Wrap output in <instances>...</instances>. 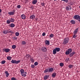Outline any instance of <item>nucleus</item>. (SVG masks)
Masks as SVG:
<instances>
[{
  "label": "nucleus",
  "instance_id": "obj_50",
  "mask_svg": "<svg viewBox=\"0 0 80 80\" xmlns=\"http://www.w3.org/2000/svg\"><path fill=\"white\" fill-rule=\"evenodd\" d=\"M1 12H2V10L0 9V13H1Z\"/></svg>",
  "mask_w": 80,
  "mask_h": 80
},
{
  "label": "nucleus",
  "instance_id": "obj_43",
  "mask_svg": "<svg viewBox=\"0 0 80 80\" xmlns=\"http://www.w3.org/2000/svg\"><path fill=\"white\" fill-rule=\"evenodd\" d=\"M76 37H77V36H76V34H74L73 36V38H76Z\"/></svg>",
  "mask_w": 80,
  "mask_h": 80
},
{
  "label": "nucleus",
  "instance_id": "obj_14",
  "mask_svg": "<svg viewBox=\"0 0 80 80\" xmlns=\"http://www.w3.org/2000/svg\"><path fill=\"white\" fill-rule=\"evenodd\" d=\"M78 28H76L74 31L73 33L74 34H77V32H78Z\"/></svg>",
  "mask_w": 80,
  "mask_h": 80
},
{
  "label": "nucleus",
  "instance_id": "obj_5",
  "mask_svg": "<svg viewBox=\"0 0 80 80\" xmlns=\"http://www.w3.org/2000/svg\"><path fill=\"white\" fill-rule=\"evenodd\" d=\"M15 12V10H13L12 12H8V14L10 15H13Z\"/></svg>",
  "mask_w": 80,
  "mask_h": 80
},
{
  "label": "nucleus",
  "instance_id": "obj_11",
  "mask_svg": "<svg viewBox=\"0 0 80 80\" xmlns=\"http://www.w3.org/2000/svg\"><path fill=\"white\" fill-rule=\"evenodd\" d=\"M49 77V75H46V76H45L44 78V80H47V79Z\"/></svg>",
  "mask_w": 80,
  "mask_h": 80
},
{
  "label": "nucleus",
  "instance_id": "obj_35",
  "mask_svg": "<svg viewBox=\"0 0 80 80\" xmlns=\"http://www.w3.org/2000/svg\"><path fill=\"white\" fill-rule=\"evenodd\" d=\"M16 48V46L15 45H13L12 46V48L13 49H15Z\"/></svg>",
  "mask_w": 80,
  "mask_h": 80
},
{
  "label": "nucleus",
  "instance_id": "obj_27",
  "mask_svg": "<svg viewBox=\"0 0 80 80\" xmlns=\"http://www.w3.org/2000/svg\"><path fill=\"white\" fill-rule=\"evenodd\" d=\"M46 42V44H47L48 45H49L50 44V42H49V41L46 40L45 41Z\"/></svg>",
  "mask_w": 80,
  "mask_h": 80
},
{
  "label": "nucleus",
  "instance_id": "obj_12",
  "mask_svg": "<svg viewBox=\"0 0 80 80\" xmlns=\"http://www.w3.org/2000/svg\"><path fill=\"white\" fill-rule=\"evenodd\" d=\"M44 73H49L48 68L45 69L44 71Z\"/></svg>",
  "mask_w": 80,
  "mask_h": 80
},
{
  "label": "nucleus",
  "instance_id": "obj_3",
  "mask_svg": "<svg viewBox=\"0 0 80 80\" xmlns=\"http://www.w3.org/2000/svg\"><path fill=\"white\" fill-rule=\"evenodd\" d=\"M73 18L75 19V20H77L80 22V16L79 15H75L73 17Z\"/></svg>",
  "mask_w": 80,
  "mask_h": 80
},
{
  "label": "nucleus",
  "instance_id": "obj_33",
  "mask_svg": "<svg viewBox=\"0 0 80 80\" xmlns=\"http://www.w3.org/2000/svg\"><path fill=\"white\" fill-rule=\"evenodd\" d=\"M54 36V35H53V34H51L49 35V37H50V38H52Z\"/></svg>",
  "mask_w": 80,
  "mask_h": 80
},
{
  "label": "nucleus",
  "instance_id": "obj_53",
  "mask_svg": "<svg viewBox=\"0 0 80 80\" xmlns=\"http://www.w3.org/2000/svg\"><path fill=\"white\" fill-rule=\"evenodd\" d=\"M57 0H54V1H57Z\"/></svg>",
  "mask_w": 80,
  "mask_h": 80
},
{
  "label": "nucleus",
  "instance_id": "obj_13",
  "mask_svg": "<svg viewBox=\"0 0 80 80\" xmlns=\"http://www.w3.org/2000/svg\"><path fill=\"white\" fill-rule=\"evenodd\" d=\"M48 69L49 70V73L52 72L53 71V68H48Z\"/></svg>",
  "mask_w": 80,
  "mask_h": 80
},
{
  "label": "nucleus",
  "instance_id": "obj_7",
  "mask_svg": "<svg viewBox=\"0 0 80 80\" xmlns=\"http://www.w3.org/2000/svg\"><path fill=\"white\" fill-rule=\"evenodd\" d=\"M47 49L45 47H43L41 48V50H42L43 52H47Z\"/></svg>",
  "mask_w": 80,
  "mask_h": 80
},
{
  "label": "nucleus",
  "instance_id": "obj_2",
  "mask_svg": "<svg viewBox=\"0 0 80 80\" xmlns=\"http://www.w3.org/2000/svg\"><path fill=\"white\" fill-rule=\"evenodd\" d=\"M70 39L68 38H66L63 40V45H66L67 43H68V42H69Z\"/></svg>",
  "mask_w": 80,
  "mask_h": 80
},
{
  "label": "nucleus",
  "instance_id": "obj_32",
  "mask_svg": "<svg viewBox=\"0 0 80 80\" xmlns=\"http://www.w3.org/2000/svg\"><path fill=\"white\" fill-rule=\"evenodd\" d=\"M8 33H13V32L12 31V30H10L9 31V30H8Z\"/></svg>",
  "mask_w": 80,
  "mask_h": 80
},
{
  "label": "nucleus",
  "instance_id": "obj_30",
  "mask_svg": "<svg viewBox=\"0 0 80 80\" xmlns=\"http://www.w3.org/2000/svg\"><path fill=\"white\" fill-rule=\"evenodd\" d=\"M20 60H18L17 61L16 60V62H15V64H18V63H20Z\"/></svg>",
  "mask_w": 80,
  "mask_h": 80
},
{
  "label": "nucleus",
  "instance_id": "obj_1",
  "mask_svg": "<svg viewBox=\"0 0 80 80\" xmlns=\"http://www.w3.org/2000/svg\"><path fill=\"white\" fill-rule=\"evenodd\" d=\"M20 72H21V75L22 77H26L27 75V72H24V70L23 69H20Z\"/></svg>",
  "mask_w": 80,
  "mask_h": 80
},
{
  "label": "nucleus",
  "instance_id": "obj_21",
  "mask_svg": "<svg viewBox=\"0 0 80 80\" xmlns=\"http://www.w3.org/2000/svg\"><path fill=\"white\" fill-rule=\"evenodd\" d=\"M57 53V51H56V50L55 49H53V54L54 55H55V54H56Z\"/></svg>",
  "mask_w": 80,
  "mask_h": 80
},
{
  "label": "nucleus",
  "instance_id": "obj_49",
  "mask_svg": "<svg viewBox=\"0 0 80 80\" xmlns=\"http://www.w3.org/2000/svg\"><path fill=\"white\" fill-rule=\"evenodd\" d=\"M28 0H25V2L27 3L28 2Z\"/></svg>",
  "mask_w": 80,
  "mask_h": 80
},
{
  "label": "nucleus",
  "instance_id": "obj_29",
  "mask_svg": "<svg viewBox=\"0 0 80 80\" xmlns=\"http://www.w3.org/2000/svg\"><path fill=\"white\" fill-rule=\"evenodd\" d=\"M59 65L60 67H63L64 65V64L62 62H60L59 64Z\"/></svg>",
  "mask_w": 80,
  "mask_h": 80
},
{
  "label": "nucleus",
  "instance_id": "obj_23",
  "mask_svg": "<svg viewBox=\"0 0 80 80\" xmlns=\"http://www.w3.org/2000/svg\"><path fill=\"white\" fill-rule=\"evenodd\" d=\"M6 23L7 24H10L11 23V22H10V20H7Z\"/></svg>",
  "mask_w": 80,
  "mask_h": 80
},
{
  "label": "nucleus",
  "instance_id": "obj_22",
  "mask_svg": "<svg viewBox=\"0 0 80 80\" xmlns=\"http://www.w3.org/2000/svg\"><path fill=\"white\" fill-rule=\"evenodd\" d=\"M10 22H12V23H13L15 22V20H14V19L12 18L10 19Z\"/></svg>",
  "mask_w": 80,
  "mask_h": 80
},
{
  "label": "nucleus",
  "instance_id": "obj_4",
  "mask_svg": "<svg viewBox=\"0 0 80 80\" xmlns=\"http://www.w3.org/2000/svg\"><path fill=\"white\" fill-rule=\"evenodd\" d=\"M72 52V49L71 48L68 49V51L65 52V54L66 55H69L70 53H71Z\"/></svg>",
  "mask_w": 80,
  "mask_h": 80
},
{
  "label": "nucleus",
  "instance_id": "obj_9",
  "mask_svg": "<svg viewBox=\"0 0 80 80\" xmlns=\"http://www.w3.org/2000/svg\"><path fill=\"white\" fill-rule=\"evenodd\" d=\"M74 54H75V51H73V52L70 53L69 54V56L70 57H73V56Z\"/></svg>",
  "mask_w": 80,
  "mask_h": 80
},
{
  "label": "nucleus",
  "instance_id": "obj_25",
  "mask_svg": "<svg viewBox=\"0 0 80 80\" xmlns=\"http://www.w3.org/2000/svg\"><path fill=\"white\" fill-rule=\"evenodd\" d=\"M7 59L8 60H10L12 59V57L10 56H8L7 57Z\"/></svg>",
  "mask_w": 80,
  "mask_h": 80
},
{
  "label": "nucleus",
  "instance_id": "obj_55",
  "mask_svg": "<svg viewBox=\"0 0 80 80\" xmlns=\"http://www.w3.org/2000/svg\"><path fill=\"white\" fill-rule=\"evenodd\" d=\"M1 52V50H0V53Z\"/></svg>",
  "mask_w": 80,
  "mask_h": 80
},
{
  "label": "nucleus",
  "instance_id": "obj_38",
  "mask_svg": "<svg viewBox=\"0 0 80 80\" xmlns=\"http://www.w3.org/2000/svg\"><path fill=\"white\" fill-rule=\"evenodd\" d=\"M68 67H69V68H71L73 67V66H72V65L71 64L69 65L68 66Z\"/></svg>",
  "mask_w": 80,
  "mask_h": 80
},
{
  "label": "nucleus",
  "instance_id": "obj_10",
  "mask_svg": "<svg viewBox=\"0 0 80 80\" xmlns=\"http://www.w3.org/2000/svg\"><path fill=\"white\" fill-rule=\"evenodd\" d=\"M30 18L31 19H32V20H34L35 18V16H34V15H32L30 16Z\"/></svg>",
  "mask_w": 80,
  "mask_h": 80
},
{
  "label": "nucleus",
  "instance_id": "obj_17",
  "mask_svg": "<svg viewBox=\"0 0 80 80\" xmlns=\"http://www.w3.org/2000/svg\"><path fill=\"white\" fill-rule=\"evenodd\" d=\"M37 3V0H33L32 2V4L35 5V4H36V3Z\"/></svg>",
  "mask_w": 80,
  "mask_h": 80
},
{
  "label": "nucleus",
  "instance_id": "obj_52",
  "mask_svg": "<svg viewBox=\"0 0 80 80\" xmlns=\"http://www.w3.org/2000/svg\"><path fill=\"white\" fill-rule=\"evenodd\" d=\"M33 8V7H30V8Z\"/></svg>",
  "mask_w": 80,
  "mask_h": 80
},
{
  "label": "nucleus",
  "instance_id": "obj_44",
  "mask_svg": "<svg viewBox=\"0 0 80 80\" xmlns=\"http://www.w3.org/2000/svg\"><path fill=\"white\" fill-rule=\"evenodd\" d=\"M17 8H21V6H20V5H19L17 6Z\"/></svg>",
  "mask_w": 80,
  "mask_h": 80
},
{
  "label": "nucleus",
  "instance_id": "obj_18",
  "mask_svg": "<svg viewBox=\"0 0 80 80\" xmlns=\"http://www.w3.org/2000/svg\"><path fill=\"white\" fill-rule=\"evenodd\" d=\"M2 33L4 34H7L8 33V30H4L2 32Z\"/></svg>",
  "mask_w": 80,
  "mask_h": 80
},
{
  "label": "nucleus",
  "instance_id": "obj_46",
  "mask_svg": "<svg viewBox=\"0 0 80 80\" xmlns=\"http://www.w3.org/2000/svg\"><path fill=\"white\" fill-rule=\"evenodd\" d=\"M62 1H64V2H66V3H68V0H61Z\"/></svg>",
  "mask_w": 80,
  "mask_h": 80
},
{
  "label": "nucleus",
  "instance_id": "obj_16",
  "mask_svg": "<svg viewBox=\"0 0 80 80\" xmlns=\"http://www.w3.org/2000/svg\"><path fill=\"white\" fill-rule=\"evenodd\" d=\"M57 75V73H53L52 74V77H53V78H54V77H56V76Z\"/></svg>",
  "mask_w": 80,
  "mask_h": 80
},
{
  "label": "nucleus",
  "instance_id": "obj_40",
  "mask_svg": "<svg viewBox=\"0 0 80 80\" xmlns=\"http://www.w3.org/2000/svg\"><path fill=\"white\" fill-rule=\"evenodd\" d=\"M11 80H17V78H15L12 77L11 78Z\"/></svg>",
  "mask_w": 80,
  "mask_h": 80
},
{
  "label": "nucleus",
  "instance_id": "obj_15",
  "mask_svg": "<svg viewBox=\"0 0 80 80\" xmlns=\"http://www.w3.org/2000/svg\"><path fill=\"white\" fill-rule=\"evenodd\" d=\"M5 73L6 74V77H8V76H9V73H8V71H6L5 72Z\"/></svg>",
  "mask_w": 80,
  "mask_h": 80
},
{
  "label": "nucleus",
  "instance_id": "obj_37",
  "mask_svg": "<svg viewBox=\"0 0 80 80\" xmlns=\"http://www.w3.org/2000/svg\"><path fill=\"white\" fill-rule=\"evenodd\" d=\"M31 67L32 68H35V65L32 64L31 65Z\"/></svg>",
  "mask_w": 80,
  "mask_h": 80
},
{
  "label": "nucleus",
  "instance_id": "obj_56",
  "mask_svg": "<svg viewBox=\"0 0 80 80\" xmlns=\"http://www.w3.org/2000/svg\"><path fill=\"white\" fill-rule=\"evenodd\" d=\"M79 8H80V6H79Z\"/></svg>",
  "mask_w": 80,
  "mask_h": 80
},
{
  "label": "nucleus",
  "instance_id": "obj_54",
  "mask_svg": "<svg viewBox=\"0 0 80 80\" xmlns=\"http://www.w3.org/2000/svg\"><path fill=\"white\" fill-rule=\"evenodd\" d=\"M35 19H36V20H37V18H36Z\"/></svg>",
  "mask_w": 80,
  "mask_h": 80
},
{
  "label": "nucleus",
  "instance_id": "obj_41",
  "mask_svg": "<svg viewBox=\"0 0 80 80\" xmlns=\"http://www.w3.org/2000/svg\"><path fill=\"white\" fill-rule=\"evenodd\" d=\"M38 62H35L34 63V65L35 66H37V65H38Z\"/></svg>",
  "mask_w": 80,
  "mask_h": 80
},
{
  "label": "nucleus",
  "instance_id": "obj_26",
  "mask_svg": "<svg viewBox=\"0 0 80 80\" xmlns=\"http://www.w3.org/2000/svg\"><path fill=\"white\" fill-rule=\"evenodd\" d=\"M71 23H72V24H75V21L73 20H72L71 21Z\"/></svg>",
  "mask_w": 80,
  "mask_h": 80
},
{
  "label": "nucleus",
  "instance_id": "obj_45",
  "mask_svg": "<svg viewBox=\"0 0 80 80\" xmlns=\"http://www.w3.org/2000/svg\"><path fill=\"white\" fill-rule=\"evenodd\" d=\"M22 45H25V44L26 43V42L25 41H22Z\"/></svg>",
  "mask_w": 80,
  "mask_h": 80
},
{
  "label": "nucleus",
  "instance_id": "obj_42",
  "mask_svg": "<svg viewBox=\"0 0 80 80\" xmlns=\"http://www.w3.org/2000/svg\"><path fill=\"white\" fill-rule=\"evenodd\" d=\"M15 35L16 36H18L19 35V33H18V32H17L16 33Z\"/></svg>",
  "mask_w": 80,
  "mask_h": 80
},
{
  "label": "nucleus",
  "instance_id": "obj_8",
  "mask_svg": "<svg viewBox=\"0 0 80 80\" xmlns=\"http://www.w3.org/2000/svg\"><path fill=\"white\" fill-rule=\"evenodd\" d=\"M72 8L71 6L70 5H68L66 7V10H71Z\"/></svg>",
  "mask_w": 80,
  "mask_h": 80
},
{
  "label": "nucleus",
  "instance_id": "obj_47",
  "mask_svg": "<svg viewBox=\"0 0 80 80\" xmlns=\"http://www.w3.org/2000/svg\"><path fill=\"white\" fill-rule=\"evenodd\" d=\"M41 5H42V6H45V3L43 2L42 3H41Z\"/></svg>",
  "mask_w": 80,
  "mask_h": 80
},
{
  "label": "nucleus",
  "instance_id": "obj_6",
  "mask_svg": "<svg viewBox=\"0 0 80 80\" xmlns=\"http://www.w3.org/2000/svg\"><path fill=\"white\" fill-rule=\"evenodd\" d=\"M3 50L4 52H5L6 53H8V52H10V49L8 48H4L3 49Z\"/></svg>",
  "mask_w": 80,
  "mask_h": 80
},
{
  "label": "nucleus",
  "instance_id": "obj_51",
  "mask_svg": "<svg viewBox=\"0 0 80 80\" xmlns=\"http://www.w3.org/2000/svg\"><path fill=\"white\" fill-rule=\"evenodd\" d=\"M69 59H70V58H68V59H67L68 61V60H69Z\"/></svg>",
  "mask_w": 80,
  "mask_h": 80
},
{
  "label": "nucleus",
  "instance_id": "obj_19",
  "mask_svg": "<svg viewBox=\"0 0 80 80\" xmlns=\"http://www.w3.org/2000/svg\"><path fill=\"white\" fill-rule=\"evenodd\" d=\"M56 52H58L60 50V48H56L54 49Z\"/></svg>",
  "mask_w": 80,
  "mask_h": 80
},
{
  "label": "nucleus",
  "instance_id": "obj_34",
  "mask_svg": "<svg viewBox=\"0 0 80 80\" xmlns=\"http://www.w3.org/2000/svg\"><path fill=\"white\" fill-rule=\"evenodd\" d=\"M12 38H13V39L14 40H17V39H18V38H17V37L15 36L13 37Z\"/></svg>",
  "mask_w": 80,
  "mask_h": 80
},
{
  "label": "nucleus",
  "instance_id": "obj_20",
  "mask_svg": "<svg viewBox=\"0 0 80 80\" xmlns=\"http://www.w3.org/2000/svg\"><path fill=\"white\" fill-rule=\"evenodd\" d=\"M21 17L22 19H25L26 18L24 14L22 15H21Z\"/></svg>",
  "mask_w": 80,
  "mask_h": 80
},
{
  "label": "nucleus",
  "instance_id": "obj_28",
  "mask_svg": "<svg viewBox=\"0 0 80 80\" xmlns=\"http://www.w3.org/2000/svg\"><path fill=\"white\" fill-rule=\"evenodd\" d=\"M16 60H12L11 62L12 63H15Z\"/></svg>",
  "mask_w": 80,
  "mask_h": 80
},
{
  "label": "nucleus",
  "instance_id": "obj_31",
  "mask_svg": "<svg viewBox=\"0 0 80 80\" xmlns=\"http://www.w3.org/2000/svg\"><path fill=\"white\" fill-rule=\"evenodd\" d=\"M30 60H31V62H32V63H33V62H34L35 61L34 60V59H33V58H30Z\"/></svg>",
  "mask_w": 80,
  "mask_h": 80
},
{
  "label": "nucleus",
  "instance_id": "obj_24",
  "mask_svg": "<svg viewBox=\"0 0 80 80\" xmlns=\"http://www.w3.org/2000/svg\"><path fill=\"white\" fill-rule=\"evenodd\" d=\"M10 27L11 28H13L15 27V24L12 23L10 24Z\"/></svg>",
  "mask_w": 80,
  "mask_h": 80
},
{
  "label": "nucleus",
  "instance_id": "obj_39",
  "mask_svg": "<svg viewBox=\"0 0 80 80\" xmlns=\"http://www.w3.org/2000/svg\"><path fill=\"white\" fill-rule=\"evenodd\" d=\"M30 55H29V54H27L26 55V57H27V58H28V57H30Z\"/></svg>",
  "mask_w": 80,
  "mask_h": 80
},
{
  "label": "nucleus",
  "instance_id": "obj_36",
  "mask_svg": "<svg viewBox=\"0 0 80 80\" xmlns=\"http://www.w3.org/2000/svg\"><path fill=\"white\" fill-rule=\"evenodd\" d=\"M6 62L5 60L2 61L1 62L2 64H4Z\"/></svg>",
  "mask_w": 80,
  "mask_h": 80
},
{
  "label": "nucleus",
  "instance_id": "obj_48",
  "mask_svg": "<svg viewBox=\"0 0 80 80\" xmlns=\"http://www.w3.org/2000/svg\"><path fill=\"white\" fill-rule=\"evenodd\" d=\"M45 33L43 32L42 34V36H45Z\"/></svg>",
  "mask_w": 80,
  "mask_h": 80
}]
</instances>
